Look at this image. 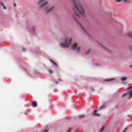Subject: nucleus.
Wrapping results in <instances>:
<instances>
[{
	"label": "nucleus",
	"instance_id": "obj_1",
	"mask_svg": "<svg viewBox=\"0 0 132 132\" xmlns=\"http://www.w3.org/2000/svg\"><path fill=\"white\" fill-rule=\"evenodd\" d=\"M73 4L74 8L73 10L74 12V16L73 19L74 21L79 25L85 33L89 37L90 35L87 32L83 26L79 22L78 19L80 18V14L83 17L86 16L84 9L82 4L79 2H76L75 0H71Z\"/></svg>",
	"mask_w": 132,
	"mask_h": 132
},
{
	"label": "nucleus",
	"instance_id": "obj_2",
	"mask_svg": "<svg viewBox=\"0 0 132 132\" xmlns=\"http://www.w3.org/2000/svg\"><path fill=\"white\" fill-rule=\"evenodd\" d=\"M45 0H40L38 3L39 5V7L42 10L45 11L46 13H49L53 10L54 6H53L50 8L48 9V7L46 6V5L48 4V2L47 1L44 2Z\"/></svg>",
	"mask_w": 132,
	"mask_h": 132
},
{
	"label": "nucleus",
	"instance_id": "obj_3",
	"mask_svg": "<svg viewBox=\"0 0 132 132\" xmlns=\"http://www.w3.org/2000/svg\"><path fill=\"white\" fill-rule=\"evenodd\" d=\"M72 39L71 38L65 39L63 42L64 44L62 43L60 45V46L62 48L69 47L71 45L72 42Z\"/></svg>",
	"mask_w": 132,
	"mask_h": 132
},
{
	"label": "nucleus",
	"instance_id": "obj_4",
	"mask_svg": "<svg viewBox=\"0 0 132 132\" xmlns=\"http://www.w3.org/2000/svg\"><path fill=\"white\" fill-rule=\"evenodd\" d=\"M72 49L74 50L77 52H79L80 51L81 47L78 46L77 43H75L73 44L71 46Z\"/></svg>",
	"mask_w": 132,
	"mask_h": 132
},
{
	"label": "nucleus",
	"instance_id": "obj_5",
	"mask_svg": "<svg viewBox=\"0 0 132 132\" xmlns=\"http://www.w3.org/2000/svg\"><path fill=\"white\" fill-rule=\"evenodd\" d=\"M97 110H94L93 114L94 116L97 117H98L100 116V114L97 113Z\"/></svg>",
	"mask_w": 132,
	"mask_h": 132
},
{
	"label": "nucleus",
	"instance_id": "obj_6",
	"mask_svg": "<svg viewBox=\"0 0 132 132\" xmlns=\"http://www.w3.org/2000/svg\"><path fill=\"white\" fill-rule=\"evenodd\" d=\"M35 27L34 26H33L32 27V28L31 29L30 31H32V33L34 34L35 32Z\"/></svg>",
	"mask_w": 132,
	"mask_h": 132
},
{
	"label": "nucleus",
	"instance_id": "obj_7",
	"mask_svg": "<svg viewBox=\"0 0 132 132\" xmlns=\"http://www.w3.org/2000/svg\"><path fill=\"white\" fill-rule=\"evenodd\" d=\"M114 78H111L106 79L105 80V81L106 82H109L114 80Z\"/></svg>",
	"mask_w": 132,
	"mask_h": 132
},
{
	"label": "nucleus",
	"instance_id": "obj_8",
	"mask_svg": "<svg viewBox=\"0 0 132 132\" xmlns=\"http://www.w3.org/2000/svg\"><path fill=\"white\" fill-rule=\"evenodd\" d=\"M32 104L34 107H36L37 106V102L35 101H33L32 103Z\"/></svg>",
	"mask_w": 132,
	"mask_h": 132
},
{
	"label": "nucleus",
	"instance_id": "obj_9",
	"mask_svg": "<svg viewBox=\"0 0 132 132\" xmlns=\"http://www.w3.org/2000/svg\"><path fill=\"white\" fill-rule=\"evenodd\" d=\"M127 77H123L121 78V80L123 81H126L127 79Z\"/></svg>",
	"mask_w": 132,
	"mask_h": 132
},
{
	"label": "nucleus",
	"instance_id": "obj_10",
	"mask_svg": "<svg viewBox=\"0 0 132 132\" xmlns=\"http://www.w3.org/2000/svg\"><path fill=\"white\" fill-rule=\"evenodd\" d=\"M128 36L132 38V32H130L128 33Z\"/></svg>",
	"mask_w": 132,
	"mask_h": 132
},
{
	"label": "nucleus",
	"instance_id": "obj_11",
	"mask_svg": "<svg viewBox=\"0 0 132 132\" xmlns=\"http://www.w3.org/2000/svg\"><path fill=\"white\" fill-rule=\"evenodd\" d=\"M85 114H83L82 115H79L78 116V117L80 118H82L84 117L85 116Z\"/></svg>",
	"mask_w": 132,
	"mask_h": 132
},
{
	"label": "nucleus",
	"instance_id": "obj_12",
	"mask_svg": "<svg viewBox=\"0 0 132 132\" xmlns=\"http://www.w3.org/2000/svg\"><path fill=\"white\" fill-rule=\"evenodd\" d=\"M105 128V127L104 126L102 128L100 129V131L101 132H102L104 130Z\"/></svg>",
	"mask_w": 132,
	"mask_h": 132
},
{
	"label": "nucleus",
	"instance_id": "obj_13",
	"mask_svg": "<svg viewBox=\"0 0 132 132\" xmlns=\"http://www.w3.org/2000/svg\"><path fill=\"white\" fill-rule=\"evenodd\" d=\"M129 98H130L131 96H132V91L130 92L129 93Z\"/></svg>",
	"mask_w": 132,
	"mask_h": 132
},
{
	"label": "nucleus",
	"instance_id": "obj_14",
	"mask_svg": "<svg viewBox=\"0 0 132 132\" xmlns=\"http://www.w3.org/2000/svg\"><path fill=\"white\" fill-rule=\"evenodd\" d=\"M90 51L91 50L90 49L88 50L86 52V54H88L90 52Z\"/></svg>",
	"mask_w": 132,
	"mask_h": 132
},
{
	"label": "nucleus",
	"instance_id": "obj_15",
	"mask_svg": "<svg viewBox=\"0 0 132 132\" xmlns=\"http://www.w3.org/2000/svg\"><path fill=\"white\" fill-rule=\"evenodd\" d=\"M105 107L104 105H103L100 107L99 108V109L100 110H102V109H104Z\"/></svg>",
	"mask_w": 132,
	"mask_h": 132
},
{
	"label": "nucleus",
	"instance_id": "obj_16",
	"mask_svg": "<svg viewBox=\"0 0 132 132\" xmlns=\"http://www.w3.org/2000/svg\"><path fill=\"white\" fill-rule=\"evenodd\" d=\"M101 46L103 47V48H104V49L107 50H108V51H110V50L108 49L107 48H106L103 45H101Z\"/></svg>",
	"mask_w": 132,
	"mask_h": 132
},
{
	"label": "nucleus",
	"instance_id": "obj_17",
	"mask_svg": "<svg viewBox=\"0 0 132 132\" xmlns=\"http://www.w3.org/2000/svg\"><path fill=\"white\" fill-rule=\"evenodd\" d=\"M50 61L53 63L54 64L55 66H57V64L55 63V62H53V61H52V60H50Z\"/></svg>",
	"mask_w": 132,
	"mask_h": 132
},
{
	"label": "nucleus",
	"instance_id": "obj_18",
	"mask_svg": "<svg viewBox=\"0 0 132 132\" xmlns=\"http://www.w3.org/2000/svg\"><path fill=\"white\" fill-rule=\"evenodd\" d=\"M48 71H49V72L50 73H52L53 72V71H52V70H51V69H49Z\"/></svg>",
	"mask_w": 132,
	"mask_h": 132
},
{
	"label": "nucleus",
	"instance_id": "obj_19",
	"mask_svg": "<svg viewBox=\"0 0 132 132\" xmlns=\"http://www.w3.org/2000/svg\"><path fill=\"white\" fill-rule=\"evenodd\" d=\"M72 129V128H69L67 132H70Z\"/></svg>",
	"mask_w": 132,
	"mask_h": 132
},
{
	"label": "nucleus",
	"instance_id": "obj_20",
	"mask_svg": "<svg viewBox=\"0 0 132 132\" xmlns=\"http://www.w3.org/2000/svg\"><path fill=\"white\" fill-rule=\"evenodd\" d=\"M91 90L94 91V89L93 87H91L90 88Z\"/></svg>",
	"mask_w": 132,
	"mask_h": 132
},
{
	"label": "nucleus",
	"instance_id": "obj_21",
	"mask_svg": "<svg viewBox=\"0 0 132 132\" xmlns=\"http://www.w3.org/2000/svg\"><path fill=\"white\" fill-rule=\"evenodd\" d=\"M48 129L45 130L43 131V132H48Z\"/></svg>",
	"mask_w": 132,
	"mask_h": 132
},
{
	"label": "nucleus",
	"instance_id": "obj_22",
	"mask_svg": "<svg viewBox=\"0 0 132 132\" xmlns=\"http://www.w3.org/2000/svg\"><path fill=\"white\" fill-rule=\"evenodd\" d=\"M127 94V93H125V94H123L122 95V97H124L125 96H126Z\"/></svg>",
	"mask_w": 132,
	"mask_h": 132
},
{
	"label": "nucleus",
	"instance_id": "obj_23",
	"mask_svg": "<svg viewBox=\"0 0 132 132\" xmlns=\"http://www.w3.org/2000/svg\"><path fill=\"white\" fill-rule=\"evenodd\" d=\"M129 49L132 52V46H130L129 47Z\"/></svg>",
	"mask_w": 132,
	"mask_h": 132
},
{
	"label": "nucleus",
	"instance_id": "obj_24",
	"mask_svg": "<svg viewBox=\"0 0 132 132\" xmlns=\"http://www.w3.org/2000/svg\"><path fill=\"white\" fill-rule=\"evenodd\" d=\"M128 128H126L123 131V132H125L127 130V129Z\"/></svg>",
	"mask_w": 132,
	"mask_h": 132
},
{
	"label": "nucleus",
	"instance_id": "obj_25",
	"mask_svg": "<svg viewBox=\"0 0 132 132\" xmlns=\"http://www.w3.org/2000/svg\"><path fill=\"white\" fill-rule=\"evenodd\" d=\"M22 50L23 51H26V49L25 48H24L23 47L22 48Z\"/></svg>",
	"mask_w": 132,
	"mask_h": 132
},
{
	"label": "nucleus",
	"instance_id": "obj_26",
	"mask_svg": "<svg viewBox=\"0 0 132 132\" xmlns=\"http://www.w3.org/2000/svg\"><path fill=\"white\" fill-rule=\"evenodd\" d=\"M1 4L2 6H4V4L2 2H1Z\"/></svg>",
	"mask_w": 132,
	"mask_h": 132
},
{
	"label": "nucleus",
	"instance_id": "obj_27",
	"mask_svg": "<svg viewBox=\"0 0 132 132\" xmlns=\"http://www.w3.org/2000/svg\"><path fill=\"white\" fill-rule=\"evenodd\" d=\"M59 83V82L58 81H56L55 82V84H58Z\"/></svg>",
	"mask_w": 132,
	"mask_h": 132
},
{
	"label": "nucleus",
	"instance_id": "obj_28",
	"mask_svg": "<svg viewBox=\"0 0 132 132\" xmlns=\"http://www.w3.org/2000/svg\"><path fill=\"white\" fill-rule=\"evenodd\" d=\"M3 7L4 9H6V7L4 6H3Z\"/></svg>",
	"mask_w": 132,
	"mask_h": 132
},
{
	"label": "nucleus",
	"instance_id": "obj_29",
	"mask_svg": "<svg viewBox=\"0 0 132 132\" xmlns=\"http://www.w3.org/2000/svg\"><path fill=\"white\" fill-rule=\"evenodd\" d=\"M59 81H62V80L61 79H59Z\"/></svg>",
	"mask_w": 132,
	"mask_h": 132
},
{
	"label": "nucleus",
	"instance_id": "obj_30",
	"mask_svg": "<svg viewBox=\"0 0 132 132\" xmlns=\"http://www.w3.org/2000/svg\"><path fill=\"white\" fill-rule=\"evenodd\" d=\"M14 6H16V4L15 3L14 4Z\"/></svg>",
	"mask_w": 132,
	"mask_h": 132
},
{
	"label": "nucleus",
	"instance_id": "obj_31",
	"mask_svg": "<svg viewBox=\"0 0 132 132\" xmlns=\"http://www.w3.org/2000/svg\"><path fill=\"white\" fill-rule=\"evenodd\" d=\"M130 67H131V68H132V65H131V66H130Z\"/></svg>",
	"mask_w": 132,
	"mask_h": 132
},
{
	"label": "nucleus",
	"instance_id": "obj_32",
	"mask_svg": "<svg viewBox=\"0 0 132 132\" xmlns=\"http://www.w3.org/2000/svg\"><path fill=\"white\" fill-rule=\"evenodd\" d=\"M26 114H27V113H26H26H25V114L26 115Z\"/></svg>",
	"mask_w": 132,
	"mask_h": 132
}]
</instances>
